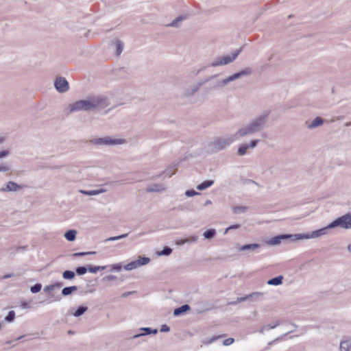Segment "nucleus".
Masks as SVG:
<instances>
[{"instance_id": "28", "label": "nucleus", "mask_w": 351, "mask_h": 351, "mask_svg": "<svg viewBox=\"0 0 351 351\" xmlns=\"http://www.w3.org/2000/svg\"><path fill=\"white\" fill-rule=\"evenodd\" d=\"M75 276V272L71 270H65L62 273V278L65 280H72Z\"/></svg>"}, {"instance_id": "41", "label": "nucleus", "mask_w": 351, "mask_h": 351, "mask_svg": "<svg viewBox=\"0 0 351 351\" xmlns=\"http://www.w3.org/2000/svg\"><path fill=\"white\" fill-rule=\"evenodd\" d=\"M102 191L100 190H90V191H81V193L88 195H95L99 194Z\"/></svg>"}, {"instance_id": "37", "label": "nucleus", "mask_w": 351, "mask_h": 351, "mask_svg": "<svg viewBox=\"0 0 351 351\" xmlns=\"http://www.w3.org/2000/svg\"><path fill=\"white\" fill-rule=\"evenodd\" d=\"M172 251H173V250L170 247L165 246L160 252L159 255H160V256H169L172 253Z\"/></svg>"}, {"instance_id": "8", "label": "nucleus", "mask_w": 351, "mask_h": 351, "mask_svg": "<svg viewBox=\"0 0 351 351\" xmlns=\"http://www.w3.org/2000/svg\"><path fill=\"white\" fill-rule=\"evenodd\" d=\"M329 229H331V228H328V225L327 226H326L324 228L312 231L311 233L297 234H298L297 237H298V240L308 239H311V238H317V237H319L321 236L328 234Z\"/></svg>"}, {"instance_id": "21", "label": "nucleus", "mask_w": 351, "mask_h": 351, "mask_svg": "<svg viewBox=\"0 0 351 351\" xmlns=\"http://www.w3.org/2000/svg\"><path fill=\"white\" fill-rule=\"evenodd\" d=\"M283 279L284 277L280 275L269 279L267 283L269 285L278 286L282 284Z\"/></svg>"}, {"instance_id": "58", "label": "nucleus", "mask_w": 351, "mask_h": 351, "mask_svg": "<svg viewBox=\"0 0 351 351\" xmlns=\"http://www.w3.org/2000/svg\"><path fill=\"white\" fill-rule=\"evenodd\" d=\"M282 339V337H277L276 339H275L274 340L270 341L269 343H268V345H267V348L266 349H269V347L273 345L275 342L276 341H280Z\"/></svg>"}, {"instance_id": "61", "label": "nucleus", "mask_w": 351, "mask_h": 351, "mask_svg": "<svg viewBox=\"0 0 351 351\" xmlns=\"http://www.w3.org/2000/svg\"><path fill=\"white\" fill-rule=\"evenodd\" d=\"M186 243V241H185V239H182L177 240L176 243L178 245H182Z\"/></svg>"}, {"instance_id": "15", "label": "nucleus", "mask_w": 351, "mask_h": 351, "mask_svg": "<svg viewBox=\"0 0 351 351\" xmlns=\"http://www.w3.org/2000/svg\"><path fill=\"white\" fill-rule=\"evenodd\" d=\"M43 291L48 294L49 298L53 299V301H60L62 299V297L60 295L56 296L54 295L53 293L54 289H53V286H51V285L45 286Z\"/></svg>"}, {"instance_id": "52", "label": "nucleus", "mask_w": 351, "mask_h": 351, "mask_svg": "<svg viewBox=\"0 0 351 351\" xmlns=\"http://www.w3.org/2000/svg\"><path fill=\"white\" fill-rule=\"evenodd\" d=\"M234 341V339L233 338H228V339H226L223 341V345H224V346H230L232 343H233Z\"/></svg>"}, {"instance_id": "49", "label": "nucleus", "mask_w": 351, "mask_h": 351, "mask_svg": "<svg viewBox=\"0 0 351 351\" xmlns=\"http://www.w3.org/2000/svg\"><path fill=\"white\" fill-rule=\"evenodd\" d=\"M259 143V140L255 139L252 140L249 144H247V146L249 148H254L257 146L258 143Z\"/></svg>"}, {"instance_id": "23", "label": "nucleus", "mask_w": 351, "mask_h": 351, "mask_svg": "<svg viewBox=\"0 0 351 351\" xmlns=\"http://www.w3.org/2000/svg\"><path fill=\"white\" fill-rule=\"evenodd\" d=\"M214 184V180H206L203 181L202 183L199 184L197 186V189L199 191H204L208 187L211 186Z\"/></svg>"}, {"instance_id": "29", "label": "nucleus", "mask_w": 351, "mask_h": 351, "mask_svg": "<svg viewBox=\"0 0 351 351\" xmlns=\"http://www.w3.org/2000/svg\"><path fill=\"white\" fill-rule=\"evenodd\" d=\"M249 149L247 143L241 144L238 148V154L239 156H244L246 154L247 149Z\"/></svg>"}, {"instance_id": "17", "label": "nucleus", "mask_w": 351, "mask_h": 351, "mask_svg": "<svg viewBox=\"0 0 351 351\" xmlns=\"http://www.w3.org/2000/svg\"><path fill=\"white\" fill-rule=\"evenodd\" d=\"M177 169H178L176 167V165H174V166H172V167H169L167 168L165 171H163L161 174L158 175L156 176H154V178H159L162 175H164L165 176H167V177L170 178L173 174L176 173Z\"/></svg>"}, {"instance_id": "55", "label": "nucleus", "mask_w": 351, "mask_h": 351, "mask_svg": "<svg viewBox=\"0 0 351 351\" xmlns=\"http://www.w3.org/2000/svg\"><path fill=\"white\" fill-rule=\"evenodd\" d=\"M53 286V289L55 290L56 289H60L63 286V283L60 282H56L54 284H51Z\"/></svg>"}, {"instance_id": "60", "label": "nucleus", "mask_w": 351, "mask_h": 351, "mask_svg": "<svg viewBox=\"0 0 351 351\" xmlns=\"http://www.w3.org/2000/svg\"><path fill=\"white\" fill-rule=\"evenodd\" d=\"M117 240H119L118 236L110 237L106 239L105 240V242H107V241H117Z\"/></svg>"}, {"instance_id": "39", "label": "nucleus", "mask_w": 351, "mask_h": 351, "mask_svg": "<svg viewBox=\"0 0 351 351\" xmlns=\"http://www.w3.org/2000/svg\"><path fill=\"white\" fill-rule=\"evenodd\" d=\"M280 324L279 322H276L275 324H267V325H265L264 326H263V328L261 329L260 332H263V330H270V329H273V328H275L276 327H277L278 325Z\"/></svg>"}, {"instance_id": "14", "label": "nucleus", "mask_w": 351, "mask_h": 351, "mask_svg": "<svg viewBox=\"0 0 351 351\" xmlns=\"http://www.w3.org/2000/svg\"><path fill=\"white\" fill-rule=\"evenodd\" d=\"M88 311V307L84 305H80L77 308H71L69 311L70 314L75 317H78L84 314Z\"/></svg>"}, {"instance_id": "12", "label": "nucleus", "mask_w": 351, "mask_h": 351, "mask_svg": "<svg viewBox=\"0 0 351 351\" xmlns=\"http://www.w3.org/2000/svg\"><path fill=\"white\" fill-rule=\"evenodd\" d=\"M263 295V293H260V292H254L251 294H249L246 296H244V297H240V298H237V300L234 301V302H229L228 304L229 305H235L239 302H243V301H245L246 300H248V299H250V300H256L258 297H261Z\"/></svg>"}, {"instance_id": "56", "label": "nucleus", "mask_w": 351, "mask_h": 351, "mask_svg": "<svg viewBox=\"0 0 351 351\" xmlns=\"http://www.w3.org/2000/svg\"><path fill=\"white\" fill-rule=\"evenodd\" d=\"M9 155V151L8 150H2L0 152V158L7 157Z\"/></svg>"}, {"instance_id": "63", "label": "nucleus", "mask_w": 351, "mask_h": 351, "mask_svg": "<svg viewBox=\"0 0 351 351\" xmlns=\"http://www.w3.org/2000/svg\"><path fill=\"white\" fill-rule=\"evenodd\" d=\"M108 267H109L108 265L97 266V269H98V271H103V270L106 269Z\"/></svg>"}, {"instance_id": "36", "label": "nucleus", "mask_w": 351, "mask_h": 351, "mask_svg": "<svg viewBox=\"0 0 351 351\" xmlns=\"http://www.w3.org/2000/svg\"><path fill=\"white\" fill-rule=\"evenodd\" d=\"M42 289L41 283L37 282L30 287V291L32 293H37L40 291Z\"/></svg>"}, {"instance_id": "25", "label": "nucleus", "mask_w": 351, "mask_h": 351, "mask_svg": "<svg viewBox=\"0 0 351 351\" xmlns=\"http://www.w3.org/2000/svg\"><path fill=\"white\" fill-rule=\"evenodd\" d=\"M77 231L75 230H69L64 233L65 239L69 241H73L76 239Z\"/></svg>"}, {"instance_id": "40", "label": "nucleus", "mask_w": 351, "mask_h": 351, "mask_svg": "<svg viewBox=\"0 0 351 351\" xmlns=\"http://www.w3.org/2000/svg\"><path fill=\"white\" fill-rule=\"evenodd\" d=\"M109 267H110L111 271H120L122 269L121 263L113 264V265H109Z\"/></svg>"}, {"instance_id": "5", "label": "nucleus", "mask_w": 351, "mask_h": 351, "mask_svg": "<svg viewBox=\"0 0 351 351\" xmlns=\"http://www.w3.org/2000/svg\"><path fill=\"white\" fill-rule=\"evenodd\" d=\"M241 49L236 50L231 55H226L222 57H217L208 66L216 67L221 65H226L232 62L239 55Z\"/></svg>"}, {"instance_id": "43", "label": "nucleus", "mask_w": 351, "mask_h": 351, "mask_svg": "<svg viewBox=\"0 0 351 351\" xmlns=\"http://www.w3.org/2000/svg\"><path fill=\"white\" fill-rule=\"evenodd\" d=\"M241 227V225L239 224V223H235V224H233V225H230L224 231V234H227L228 231L230 230H237V229H239Z\"/></svg>"}, {"instance_id": "34", "label": "nucleus", "mask_w": 351, "mask_h": 351, "mask_svg": "<svg viewBox=\"0 0 351 351\" xmlns=\"http://www.w3.org/2000/svg\"><path fill=\"white\" fill-rule=\"evenodd\" d=\"M15 319V312L14 311H10L8 315L5 317L4 320L6 322H12Z\"/></svg>"}, {"instance_id": "1", "label": "nucleus", "mask_w": 351, "mask_h": 351, "mask_svg": "<svg viewBox=\"0 0 351 351\" xmlns=\"http://www.w3.org/2000/svg\"><path fill=\"white\" fill-rule=\"evenodd\" d=\"M110 104L108 97L97 95L90 97L87 99H81L69 105L70 112L80 110L90 111L96 109H103Z\"/></svg>"}, {"instance_id": "10", "label": "nucleus", "mask_w": 351, "mask_h": 351, "mask_svg": "<svg viewBox=\"0 0 351 351\" xmlns=\"http://www.w3.org/2000/svg\"><path fill=\"white\" fill-rule=\"evenodd\" d=\"M93 142L95 145H121L124 142V140L120 138H112L110 136H105L103 138H95Z\"/></svg>"}, {"instance_id": "11", "label": "nucleus", "mask_w": 351, "mask_h": 351, "mask_svg": "<svg viewBox=\"0 0 351 351\" xmlns=\"http://www.w3.org/2000/svg\"><path fill=\"white\" fill-rule=\"evenodd\" d=\"M23 188V185L19 184L13 181L8 182L1 189V192L17 191Z\"/></svg>"}, {"instance_id": "19", "label": "nucleus", "mask_w": 351, "mask_h": 351, "mask_svg": "<svg viewBox=\"0 0 351 351\" xmlns=\"http://www.w3.org/2000/svg\"><path fill=\"white\" fill-rule=\"evenodd\" d=\"M324 123V119L321 117H315L310 124L308 125V129H313L321 126Z\"/></svg>"}, {"instance_id": "47", "label": "nucleus", "mask_w": 351, "mask_h": 351, "mask_svg": "<svg viewBox=\"0 0 351 351\" xmlns=\"http://www.w3.org/2000/svg\"><path fill=\"white\" fill-rule=\"evenodd\" d=\"M198 239V236L197 235H192L190 237L185 238V241L186 243H194L196 242Z\"/></svg>"}, {"instance_id": "2", "label": "nucleus", "mask_w": 351, "mask_h": 351, "mask_svg": "<svg viewBox=\"0 0 351 351\" xmlns=\"http://www.w3.org/2000/svg\"><path fill=\"white\" fill-rule=\"evenodd\" d=\"M269 114V111L265 112L263 114L252 120L250 124L238 130L234 134V136L242 138L245 136L260 132L267 123Z\"/></svg>"}, {"instance_id": "45", "label": "nucleus", "mask_w": 351, "mask_h": 351, "mask_svg": "<svg viewBox=\"0 0 351 351\" xmlns=\"http://www.w3.org/2000/svg\"><path fill=\"white\" fill-rule=\"evenodd\" d=\"M88 271L90 273L95 274L98 271L97 266L88 265H87Z\"/></svg>"}, {"instance_id": "4", "label": "nucleus", "mask_w": 351, "mask_h": 351, "mask_svg": "<svg viewBox=\"0 0 351 351\" xmlns=\"http://www.w3.org/2000/svg\"><path fill=\"white\" fill-rule=\"evenodd\" d=\"M343 228L344 229L351 228V213H348L343 215L336 219L333 220L328 224V228Z\"/></svg>"}, {"instance_id": "51", "label": "nucleus", "mask_w": 351, "mask_h": 351, "mask_svg": "<svg viewBox=\"0 0 351 351\" xmlns=\"http://www.w3.org/2000/svg\"><path fill=\"white\" fill-rule=\"evenodd\" d=\"M117 277L116 276L108 275V276H105L103 278V281H110V280H117Z\"/></svg>"}, {"instance_id": "18", "label": "nucleus", "mask_w": 351, "mask_h": 351, "mask_svg": "<svg viewBox=\"0 0 351 351\" xmlns=\"http://www.w3.org/2000/svg\"><path fill=\"white\" fill-rule=\"evenodd\" d=\"M261 247V244L259 243H249V244H245L243 245H241L239 248V252H243L246 250L249 251H254L256 249H258Z\"/></svg>"}, {"instance_id": "27", "label": "nucleus", "mask_w": 351, "mask_h": 351, "mask_svg": "<svg viewBox=\"0 0 351 351\" xmlns=\"http://www.w3.org/2000/svg\"><path fill=\"white\" fill-rule=\"evenodd\" d=\"M248 210V207L245 206H237L232 207V212L235 215H239L245 213Z\"/></svg>"}, {"instance_id": "35", "label": "nucleus", "mask_w": 351, "mask_h": 351, "mask_svg": "<svg viewBox=\"0 0 351 351\" xmlns=\"http://www.w3.org/2000/svg\"><path fill=\"white\" fill-rule=\"evenodd\" d=\"M87 271V266H79L75 269V274H77L78 276H82Z\"/></svg>"}, {"instance_id": "7", "label": "nucleus", "mask_w": 351, "mask_h": 351, "mask_svg": "<svg viewBox=\"0 0 351 351\" xmlns=\"http://www.w3.org/2000/svg\"><path fill=\"white\" fill-rule=\"evenodd\" d=\"M252 73V69L250 67L245 68L239 72L234 73L233 75L228 77L227 78L219 82L217 85V86H224L228 84L229 82H232L235 80L241 78L245 75H250Z\"/></svg>"}, {"instance_id": "33", "label": "nucleus", "mask_w": 351, "mask_h": 351, "mask_svg": "<svg viewBox=\"0 0 351 351\" xmlns=\"http://www.w3.org/2000/svg\"><path fill=\"white\" fill-rule=\"evenodd\" d=\"M137 267H138V264H137L136 260L133 261H131L130 263L126 264L124 266V269L125 270H128V271H130V270L134 269H136Z\"/></svg>"}, {"instance_id": "50", "label": "nucleus", "mask_w": 351, "mask_h": 351, "mask_svg": "<svg viewBox=\"0 0 351 351\" xmlns=\"http://www.w3.org/2000/svg\"><path fill=\"white\" fill-rule=\"evenodd\" d=\"M160 330L161 332H167L170 331V327L167 324H162Z\"/></svg>"}, {"instance_id": "53", "label": "nucleus", "mask_w": 351, "mask_h": 351, "mask_svg": "<svg viewBox=\"0 0 351 351\" xmlns=\"http://www.w3.org/2000/svg\"><path fill=\"white\" fill-rule=\"evenodd\" d=\"M10 170V167L6 165H0V171H3V172H5V171H9Z\"/></svg>"}, {"instance_id": "20", "label": "nucleus", "mask_w": 351, "mask_h": 351, "mask_svg": "<svg viewBox=\"0 0 351 351\" xmlns=\"http://www.w3.org/2000/svg\"><path fill=\"white\" fill-rule=\"evenodd\" d=\"M165 190V188L162 184H153L148 186L146 189L147 192H160Z\"/></svg>"}, {"instance_id": "16", "label": "nucleus", "mask_w": 351, "mask_h": 351, "mask_svg": "<svg viewBox=\"0 0 351 351\" xmlns=\"http://www.w3.org/2000/svg\"><path fill=\"white\" fill-rule=\"evenodd\" d=\"M191 310V306L187 304H183L178 308H176L173 311V315L175 317H178L182 315H184V313H187L189 311Z\"/></svg>"}, {"instance_id": "54", "label": "nucleus", "mask_w": 351, "mask_h": 351, "mask_svg": "<svg viewBox=\"0 0 351 351\" xmlns=\"http://www.w3.org/2000/svg\"><path fill=\"white\" fill-rule=\"evenodd\" d=\"M53 286V289L55 290L56 289H60L63 286V283L60 282H56L54 284H51Z\"/></svg>"}, {"instance_id": "26", "label": "nucleus", "mask_w": 351, "mask_h": 351, "mask_svg": "<svg viewBox=\"0 0 351 351\" xmlns=\"http://www.w3.org/2000/svg\"><path fill=\"white\" fill-rule=\"evenodd\" d=\"M217 234L216 230L214 228H210L206 230L204 233L203 236L206 239H213Z\"/></svg>"}, {"instance_id": "3", "label": "nucleus", "mask_w": 351, "mask_h": 351, "mask_svg": "<svg viewBox=\"0 0 351 351\" xmlns=\"http://www.w3.org/2000/svg\"><path fill=\"white\" fill-rule=\"evenodd\" d=\"M238 138V137L234 136V134L226 138L220 137L217 138L209 145V146L210 147V152L216 153L221 150H223L226 149L228 146H229L236 139Z\"/></svg>"}, {"instance_id": "31", "label": "nucleus", "mask_w": 351, "mask_h": 351, "mask_svg": "<svg viewBox=\"0 0 351 351\" xmlns=\"http://www.w3.org/2000/svg\"><path fill=\"white\" fill-rule=\"evenodd\" d=\"M351 348V343L348 341H341L340 343V350L341 351H350Z\"/></svg>"}, {"instance_id": "6", "label": "nucleus", "mask_w": 351, "mask_h": 351, "mask_svg": "<svg viewBox=\"0 0 351 351\" xmlns=\"http://www.w3.org/2000/svg\"><path fill=\"white\" fill-rule=\"evenodd\" d=\"M297 234H281L274 236L267 241V243L269 245L274 246L280 244L282 241L289 240L290 242L298 241Z\"/></svg>"}, {"instance_id": "48", "label": "nucleus", "mask_w": 351, "mask_h": 351, "mask_svg": "<svg viewBox=\"0 0 351 351\" xmlns=\"http://www.w3.org/2000/svg\"><path fill=\"white\" fill-rule=\"evenodd\" d=\"M222 336L221 335H215V336H213L212 337H210L209 339V340H208L207 341H205L204 343L206 344H209V343H211L214 341H215L216 340L219 339V338H221Z\"/></svg>"}, {"instance_id": "24", "label": "nucleus", "mask_w": 351, "mask_h": 351, "mask_svg": "<svg viewBox=\"0 0 351 351\" xmlns=\"http://www.w3.org/2000/svg\"><path fill=\"white\" fill-rule=\"evenodd\" d=\"M187 16L186 15H180L177 18H176L174 20L172 21L171 23H169L168 25L169 27H180V23L183 21L184 20L186 19Z\"/></svg>"}, {"instance_id": "59", "label": "nucleus", "mask_w": 351, "mask_h": 351, "mask_svg": "<svg viewBox=\"0 0 351 351\" xmlns=\"http://www.w3.org/2000/svg\"><path fill=\"white\" fill-rule=\"evenodd\" d=\"M135 293H136V291H127V292H124V293H122L121 297L122 298H127L129 295H133Z\"/></svg>"}, {"instance_id": "57", "label": "nucleus", "mask_w": 351, "mask_h": 351, "mask_svg": "<svg viewBox=\"0 0 351 351\" xmlns=\"http://www.w3.org/2000/svg\"><path fill=\"white\" fill-rule=\"evenodd\" d=\"M199 89V87L196 84L191 87V93L190 95H193L195 93H196Z\"/></svg>"}, {"instance_id": "22", "label": "nucleus", "mask_w": 351, "mask_h": 351, "mask_svg": "<svg viewBox=\"0 0 351 351\" xmlns=\"http://www.w3.org/2000/svg\"><path fill=\"white\" fill-rule=\"evenodd\" d=\"M78 287L75 285L66 287L62 289V295L64 297L71 295L74 291H76Z\"/></svg>"}, {"instance_id": "62", "label": "nucleus", "mask_w": 351, "mask_h": 351, "mask_svg": "<svg viewBox=\"0 0 351 351\" xmlns=\"http://www.w3.org/2000/svg\"><path fill=\"white\" fill-rule=\"evenodd\" d=\"M14 276V273H10V274H5L3 277H2V279H8V278H12Z\"/></svg>"}, {"instance_id": "30", "label": "nucleus", "mask_w": 351, "mask_h": 351, "mask_svg": "<svg viewBox=\"0 0 351 351\" xmlns=\"http://www.w3.org/2000/svg\"><path fill=\"white\" fill-rule=\"evenodd\" d=\"M136 261L138 266L145 265L150 262V258L145 256H140Z\"/></svg>"}, {"instance_id": "64", "label": "nucleus", "mask_w": 351, "mask_h": 351, "mask_svg": "<svg viewBox=\"0 0 351 351\" xmlns=\"http://www.w3.org/2000/svg\"><path fill=\"white\" fill-rule=\"evenodd\" d=\"M128 233L122 234L119 235L118 238H119V240L121 239L126 238V237H128Z\"/></svg>"}, {"instance_id": "38", "label": "nucleus", "mask_w": 351, "mask_h": 351, "mask_svg": "<svg viewBox=\"0 0 351 351\" xmlns=\"http://www.w3.org/2000/svg\"><path fill=\"white\" fill-rule=\"evenodd\" d=\"M97 252L95 251H90V252H76L73 254L74 257H80V256H84L87 255H92L95 254Z\"/></svg>"}, {"instance_id": "42", "label": "nucleus", "mask_w": 351, "mask_h": 351, "mask_svg": "<svg viewBox=\"0 0 351 351\" xmlns=\"http://www.w3.org/2000/svg\"><path fill=\"white\" fill-rule=\"evenodd\" d=\"M218 76L217 74H215V75H211L210 77H208V78H206V80H204V81H202V82H199L197 85L200 88L202 86H203L204 84H205L206 83H207L208 82H209L210 80L217 77Z\"/></svg>"}, {"instance_id": "32", "label": "nucleus", "mask_w": 351, "mask_h": 351, "mask_svg": "<svg viewBox=\"0 0 351 351\" xmlns=\"http://www.w3.org/2000/svg\"><path fill=\"white\" fill-rule=\"evenodd\" d=\"M123 43L119 40H116V54L119 56L123 49Z\"/></svg>"}, {"instance_id": "13", "label": "nucleus", "mask_w": 351, "mask_h": 351, "mask_svg": "<svg viewBox=\"0 0 351 351\" xmlns=\"http://www.w3.org/2000/svg\"><path fill=\"white\" fill-rule=\"evenodd\" d=\"M139 330L143 331V332L137 333V334L134 335L132 337L133 339H136L140 337H143V336L148 335H151V334L156 335L158 333V329H156V328L153 329L149 327L141 328L139 329Z\"/></svg>"}, {"instance_id": "9", "label": "nucleus", "mask_w": 351, "mask_h": 351, "mask_svg": "<svg viewBox=\"0 0 351 351\" xmlns=\"http://www.w3.org/2000/svg\"><path fill=\"white\" fill-rule=\"evenodd\" d=\"M54 86L60 93H64L69 90V84L65 77L59 76L54 81Z\"/></svg>"}, {"instance_id": "46", "label": "nucleus", "mask_w": 351, "mask_h": 351, "mask_svg": "<svg viewBox=\"0 0 351 351\" xmlns=\"http://www.w3.org/2000/svg\"><path fill=\"white\" fill-rule=\"evenodd\" d=\"M20 306L24 309L30 308V302L22 300L20 302Z\"/></svg>"}, {"instance_id": "44", "label": "nucleus", "mask_w": 351, "mask_h": 351, "mask_svg": "<svg viewBox=\"0 0 351 351\" xmlns=\"http://www.w3.org/2000/svg\"><path fill=\"white\" fill-rule=\"evenodd\" d=\"M200 193L199 192L195 191L194 189H189L186 190L185 192V195L187 197H193L197 195H199Z\"/></svg>"}]
</instances>
